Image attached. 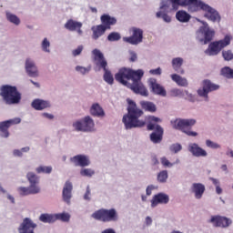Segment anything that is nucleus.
Instances as JSON below:
<instances>
[{
  "label": "nucleus",
  "mask_w": 233,
  "mask_h": 233,
  "mask_svg": "<svg viewBox=\"0 0 233 233\" xmlns=\"http://www.w3.org/2000/svg\"><path fill=\"white\" fill-rule=\"evenodd\" d=\"M216 90H219V85L214 84L210 80L206 79L202 82V87L198 90V95L208 101V94Z\"/></svg>",
  "instance_id": "9b49d317"
},
{
  "label": "nucleus",
  "mask_w": 233,
  "mask_h": 233,
  "mask_svg": "<svg viewBox=\"0 0 233 233\" xmlns=\"http://www.w3.org/2000/svg\"><path fill=\"white\" fill-rule=\"evenodd\" d=\"M18 193L20 196H32L35 194H39L41 192V187L39 186L30 185L29 187H18Z\"/></svg>",
  "instance_id": "a211bd4d"
},
{
  "label": "nucleus",
  "mask_w": 233,
  "mask_h": 233,
  "mask_svg": "<svg viewBox=\"0 0 233 233\" xmlns=\"http://www.w3.org/2000/svg\"><path fill=\"white\" fill-rule=\"evenodd\" d=\"M143 76H145V72L141 69L134 71L123 67L115 75V79L121 85H124V86L130 88L135 94L147 97L148 90H147V87H145V85L141 82Z\"/></svg>",
  "instance_id": "f257e3e1"
},
{
  "label": "nucleus",
  "mask_w": 233,
  "mask_h": 233,
  "mask_svg": "<svg viewBox=\"0 0 233 233\" xmlns=\"http://www.w3.org/2000/svg\"><path fill=\"white\" fill-rule=\"evenodd\" d=\"M36 174H51L52 167L50 166H40L35 169Z\"/></svg>",
  "instance_id": "58836bf2"
},
{
  "label": "nucleus",
  "mask_w": 233,
  "mask_h": 233,
  "mask_svg": "<svg viewBox=\"0 0 233 233\" xmlns=\"http://www.w3.org/2000/svg\"><path fill=\"white\" fill-rule=\"evenodd\" d=\"M206 146L208 147V148H213L214 150L218 149V148H221V146L210 139L206 140Z\"/></svg>",
  "instance_id": "49530a36"
},
{
  "label": "nucleus",
  "mask_w": 233,
  "mask_h": 233,
  "mask_svg": "<svg viewBox=\"0 0 233 233\" xmlns=\"http://www.w3.org/2000/svg\"><path fill=\"white\" fill-rule=\"evenodd\" d=\"M140 106L143 110H145L146 112H151V114H154V112L157 110L156 104H154L153 102L140 101Z\"/></svg>",
  "instance_id": "473e14b6"
},
{
  "label": "nucleus",
  "mask_w": 233,
  "mask_h": 233,
  "mask_svg": "<svg viewBox=\"0 0 233 233\" xmlns=\"http://www.w3.org/2000/svg\"><path fill=\"white\" fill-rule=\"evenodd\" d=\"M29 151H30V147H23L21 149V152H29Z\"/></svg>",
  "instance_id": "774afa93"
},
{
  "label": "nucleus",
  "mask_w": 233,
  "mask_h": 233,
  "mask_svg": "<svg viewBox=\"0 0 233 233\" xmlns=\"http://www.w3.org/2000/svg\"><path fill=\"white\" fill-rule=\"evenodd\" d=\"M39 221H42V223H56V214H41L39 217Z\"/></svg>",
  "instance_id": "f704fd0d"
},
{
  "label": "nucleus",
  "mask_w": 233,
  "mask_h": 233,
  "mask_svg": "<svg viewBox=\"0 0 233 233\" xmlns=\"http://www.w3.org/2000/svg\"><path fill=\"white\" fill-rule=\"evenodd\" d=\"M83 24L81 22L74 21L73 19L67 20L65 24V28L70 32H75V30H77V28H81Z\"/></svg>",
  "instance_id": "2f4dec72"
},
{
  "label": "nucleus",
  "mask_w": 233,
  "mask_h": 233,
  "mask_svg": "<svg viewBox=\"0 0 233 233\" xmlns=\"http://www.w3.org/2000/svg\"><path fill=\"white\" fill-rule=\"evenodd\" d=\"M91 116H95L96 117H105V110H103L102 106L99 104H93L90 109Z\"/></svg>",
  "instance_id": "c756f323"
},
{
  "label": "nucleus",
  "mask_w": 233,
  "mask_h": 233,
  "mask_svg": "<svg viewBox=\"0 0 233 233\" xmlns=\"http://www.w3.org/2000/svg\"><path fill=\"white\" fill-rule=\"evenodd\" d=\"M172 67L175 70V72H177V74H185V70L181 68L183 66V58L181 57H176L172 59Z\"/></svg>",
  "instance_id": "c85d7f7f"
},
{
  "label": "nucleus",
  "mask_w": 233,
  "mask_h": 233,
  "mask_svg": "<svg viewBox=\"0 0 233 233\" xmlns=\"http://www.w3.org/2000/svg\"><path fill=\"white\" fill-rule=\"evenodd\" d=\"M209 223H212L213 227H219L220 228H228V227L232 225V219L227 217L216 215L211 217Z\"/></svg>",
  "instance_id": "4468645a"
},
{
  "label": "nucleus",
  "mask_w": 233,
  "mask_h": 233,
  "mask_svg": "<svg viewBox=\"0 0 233 233\" xmlns=\"http://www.w3.org/2000/svg\"><path fill=\"white\" fill-rule=\"evenodd\" d=\"M183 149V147L179 143L173 144L169 147L170 152H173L174 154H177V152H181Z\"/></svg>",
  "instance_id": "c03bdc74"
},
{
  "label": "nucleus",
  "mask_w": 233,
  "mask_h": 233,
  "mask_svg": "<svg viewBox=\"0 0 233 233\" xmlns=\"http://www.w3.org/2000/svg\"><path fill=\"white\" fill-rule=\"evenodd\" d=\"M147 130H154L150 136V141L154 143L155 145H157L158 143H161L163 141V134L165 133V130L162 128L161 126L157 124H147Z\"/></svg>",
  "instance_id": "1a4fd4ad"
},
{
  "label": "nucleus",
  "mask_w": 233,
  "mask_h": 233,
  "mask_svg": "<svg viewBox=\"0 0 233 233\" xmlns=\"http://www.w3.org/2000/svg\"><path fill=\"white\" fill-rule=\"evenodd\" d=\"M50 42L48 41L47 38H45L42 42V49L44 50V52H50Z\"/></svg>",
  "instance_id": "09e8293b"
},
{
  "label": "nucleus",
  "mask_w": 233,
  "mask_h": 233,
  "mask_svg": "<svg viewBox=\"0 0 233 233\" xmlns=\"http://www.w3.org/2000/svg\"><path fill=\"white\" fill-rule=\"evenodd\" d=\"M147 121H149V123H151L152 125H154V123H160L161 118L157 117V116H149L147 117Z\"/></svg>",
  "instance_id": "3c124183"
},
{
  "label": "nucleus",
  "mask_w": 233,
  "mask_h": 233,
  "mask_svg": "<svg viewBox=\"0 0 233 233\" xmlns=\"http://www.w3.org/2000/svg\"><path fill=\"white\" fill-rule=\"evenodd\" d=\"M200 32L204 34V45L210 43L214 39V35H216V31L210 29L208 26L200 27Z\"/></svg>",
  "instance_id": "5701e85b"
},
{
  "label": "nucleus",
  "mask_w": 233,
  "mask_h": 233,
  "mask_svg": "<svg viewBox=\"0 0 233 233\" xmlns=\"http://www.w3.org/2000/svg\"><path fill=\"white\" fill-rule=\"evenodd\" d=\"M95 125L94 119L87 116L82 121L75 122L73 127L76 132H92Z\"/></svg>",
  "instance_id": "9d476101"
},
{
  "label": "nucleus",
  "mask_w": 233,
  "mask_h": 233,
  "mask_svg": "<svg viewBox=\"0 0 233 233\" xmlns=\"http://www.w3.org/2000/svg\"><path fill=\"white\" fill-rule=\"evenodd\" d=\"M91 218L96 219V221H102L103 223H110L112 221H117L119 219V215L117 214V210L116 208H100L95 211Z\"/></svg>",
  "instance_id": "0eeeda50"
},
{
  "label": "nucleus",
  "mask_w": 233,
  "mask_h": 233,
  "mask_svg": "<svg viewBox=\"0 0 233 233\" xmlns=\"http://www.w3.org/2000/svg\"><path fill=\"white\" fill-rule=\"evenodd\" d=\"M216 192H217V194H222L223 193V189L221 188V187H219V186H217L216 187Z\"/></svg>",
  "instance_id": "69168bd1"
},
{
  "label": "nucleus",
  "mask_w": 233,
  "mask_h": 233,
  "mask_svg": "<svg viewBox=\"0 0 233 233\" xmlns=\"http://www.w3.org/2000/svg\"><path fill=\"white\" fill-rule=\"evenodd\" d=\"M121 39V35L117 32H112L107 35V41H119Z\"/></svg>",
  "instance_id": "37998d69"
},
{
  "label": "nucleus",
  "mask_w": 233,
  "mask_h": 233,
  "mask_svg": "<svg viewBox=\"0 0 233 233\" xmlns=\"http://www.w3.org/2000/svg\"><path fill=\"white\" fill-rule=\"evenodd\" d=\"M76 72H80V74H88L90 72V68L83 67V66H76Z\"/></svg>",
  "instance_id": "8fccbe9b"
},
{
  "label": "nucleus",
  "mask_w": 233,
  "mask_h": 233,
  "mask_svg": "<svg viewBox=\"0 0 233 233\" xmlns=\"http://www.w3.org/2000/svg\"><path fill=\"white\" fill-rule=\"evenodd\" d=\"M90 186H87L86 187V193H85V195H84V199L86 200V201H90Z\"/></svg>",
  "instance_id": "5fc2aeb1"
},
{
  "label": "nucleus",
  "mask_w": 233,
  "mask_h": 233,
  "mask_svg": "<svg viewBox=\"0 0 233 233\" xmlns=\"http://www.w3.org/2000/svg\"><path fill=\"white\" fill-rule=\"evenodd\" d=\"M221 76L227 77L228 79H233V69L228 66L222 68Z\"/></svg>",
  "instance_id": "ea45409f"
},
{
  "label": "nucleus",
  "mask_w": 233,
  "mask_h": 233,
  "mask_svg": "<svg viewBox=\"0 0 233 233\" xmlns=\"http://www.w3.org/2000/svg\"><path fill=\"white\" fill-rule=\"evenodd\" d=\"M26 177L30 185H32L33 187H37V185H39V177H37V175H35V173L28 172L26 174Z\"/></svg>",
  "instance_id": "e433bc0d"
},
{
  "label": "nucleus",
  "mask_w": 233,
  "mask_h": 233,
  "mask_svg": "<svg viewBox=\"0 0 233 233\" xmlns=\"http://www.w3.org/2000/svg\"><path fill=\"white\" fill-rule=\"evenodd\" d=\"M205 185L201 183H194L191 187V192L195 194L196 199H201L205 194Z\"/></svg>",
  "instance_id": "b1692460"
},
{
  "label": "nucleus",
  "mask_w": 233,
  "mask_h": 233,
  "mask_svg": "<svg viewBox=\"0 0 233 233\" xmlns=\"http://www.w3.org/2000/svg\"><path fill=\"white\" fill-rule=\"evenodd\" d=\"M196 123V119L194 118H177L170 122L175 130H180V132H183L191 137H196V136H198V132L192 131V127H194Z\"/></svg>",
  "instance_id": "39448f33"
},
{
  "label": "nucleus",
  "mask_w": 233,
  "mask_h": 233,
  "mask_svg": "<svg viewBox=\"0 0 233 233\" xmlns=\"http://www.w3.org/2000/svg\"><path fill=\"white\" fill-rule=\"evenodd\" d=\"M181 6H187L188 12L194 14V12H205V17L213 23H219L221 16L216 9L206 4L201 0H180Z\"/></svg>",
  "instance_id": "7ed1b4c3"
},
{
  "label": "nucleus",
  "mask_w": 233,
  "mask_h": 233,
  "mask_svg": "<svg viewBox=\"0 0 233 233\" xmlns=\"http://www.w3.org/2000/svg\"><path fill=\"white\" fill-rule=\"evenodd\" d=\"M13 154H14V156H15L17 157H23V152L21 150H19V149H15L13 151Z\"/></svg>",
  "instance_id": "13d9d810"
},
{
  "label": "nucleus",
  "mask_w": 233,
  "mask_h": 233,
  "mask_svg": "<svg viewBox=\"0 0 233 233\" xmlns=\"http://www.w3.org/2000/svg\"><path fill=\"white\" fill-rule=\"evenodd\" d=\"M151 161L153 165H159V160H157V157H153Z\"/></svg>",
  "instance_id": "e2e57ef3"
},
{
  "label": "nucleus",
  "mask_w": 233,
  "mask_h": 233,
  "mask_svg": "<svg viewBox=\"0 0 233 233\" xmlns=\"http://www.w3.org/2000/svg\"><path fill=\"white\" fill-rule=\"evenodd\" d=\"M19 123H21V118L19 117L0 122L1 137H5V138L9 137L10 131H8V129L10 128V127H13V125H19Z\"/></svg>",
  "instance_id": "ddd939ff"
},
{
  "label": "nucleus",
  "mask_w": 233,
  "mask_h": 233,
  "mask_svg": "<svg viewBox=\"0 0 233 233\" xmlns=\"http://www.w3.org/2000/svg\"><path fill=\"white\" fill-rule=\"evenodd\" d=\"M130 58L129 61H131V63H135V61H137V54H136L135 52H131L130 53Z\"/></svg>",
  "instance_id": "4d7b16f0"
},
{
  "label": "nucleus",
  "mask_w": 233,
  "mask_h": 233,
  "mask_svg": "<svg viewBox=\"0 0 233 233\" xmlns=\"http://www.w3.org/2000/svg\"><path fill=\"white\" fill-rule=\"evenodd\" d=\"M167 10V9H160V11L157 12L156 15L158 19H163L165 23H170L172 21V17L168 15Z\"/></svg>",
  "instance_id": "c9c22d12"
},
{
  "label": "nucleus",
  "mask_w": 233,
  "mask_h": 233,
  "mask_svg": "<svg viewBox=\"0 0 233 233\" xmlns=\"http://www.w3.org/2000/svg\"><path fill=\"white\" fill-rule=\"evenodd\" d=\"M81 176H84L85 177H92L96 172L90 168H85L80 171Z\"/></svg>",
  "instance_id": "de8ad7c7"
},
{
  "label": "nucleus",
  "mask_w": 233,
  "mask_h": 233,
  "mask_svg": "<svg viewBox=\"0 0 233 233\" xmlns=\"http://www.w3.org/2000/svg\"><path fill=\"white\" fill-rule=\"evenodd\" d=\"M25 70L30 77H37V76H39L35 63H34L30 58H27L25 61Z\"/></svg>",
  "instance_id": "4be33fe9"
},
{
  "label": "nucleus",
  "mask_w": 233,
  "mask_h": 233,
  "mask_svg": "<svg viewBox=\"0 0 233 233\" xmlns=\"http://www.w3.org/2000/svg\"><path fill=\"white\" fill-rule=\"evenodd\" d=\"M152 190H154V186H148L146 189L147 196H151L152 195Z\"/></svg>",
  "instance_id": "bf43d9fd"
},
{
  "label": "nucleus",
  "mask_w": 233,
  "mask_h": 233,
  "mask_svg": "<svg viewBox=\"0 0 233 233\" xmlns=\"http://www.w3.org/2000/svg\"><path fill=\"white\" fill-rule=\"evenodd\" d=\"M81 52H83V46H79L76 49L73 50L72 54L76 57L77 56H80Z\"/></svg>",
  "instance_id": "864d4df0"
},
{
  "label": "nucleus",
  "mask_w": 233,
  "mask_h": 233,
  "mask_svg": "<svg viewBox=\"0 0 233 233\" xmlns=\"http://www.w3.org/2000/svg\"><path fill=\"white\" fill-rule=\"evenodd\" d=\"M149 74H151L152 76H161V67H158L157 69H151L149 71Z\"/></svg>",
  "instance_id": "6e6d98bb"
},
{
  "label": "nucleus",
  "mask_w": 233,
  "mask_h": 233,
  "mask_svg": "<svg viewBox=\"0 0 233 233\" xmlns=\"http://www.w3.org/2000/svg\"><path fill=\"white\" fill-rule=\"evenodd\" d=\"M146 223H147V225H152V218L150 217H147Z\"/></svg>",
  "instance_id": "338daca9"
},
{
  "label": "nucleus",
  "mask_w": 233,
  "mask_h": 233,
  "mask_svg": "<svg viewBox=\"0 0 233 233\" xmlns=\"http://www.w3.org/2000/svg\"><path fill=\"white\" fill-rule=\"evenodd\" d=\"M222 56L224 57L225 61H232L233 59L232 50L228 49V50L222 51Z\"/></svg>",
  "instance_id": "a18cd8bd"
},
{
  "label": "nucleus",
  "mask_w": 233,
  "mask_h": 233,
  "mask_svg": "<svg viewBox=\"0 0 233 233\" xmlns=\"http://www.w3.org/2000/svg\"><path fill=\"white\" fill-rule=\"evenodd\" d=\"M43 116L46 117L47 119H54V115L48 113H43Z\"/></svg>",
  "instance_id": "680f3d73"
},
{
  "label": "nucleus",
  "mask_w": 233,
  "mask_h": 233,
  "mask_svg": "<svg viewBox=\"0 0 233 233\" xmlns=\"http://www.w3.org/2000/svg\"><path fill=\"white\" fill-rule=\"evenodd\" d=\"M71 163H74L75 167H88L90 160L84 155H76L70 159Z\"/></svg>",
  "instance_id": "412c9836"
},
{
  "label": "nucleus",
  "mask_w": 233,
  "mask_h": 233,
  "mask_svg": "<svg viewBox=\"0 0 233 233\" xmlns=\"http://www.w3.org/2000/svg\"><path fill=\"white\" fill-rule=\"evenodd\" d=\"M210 181H212L213 185H215V187H219V180H218L217 178L211 177Z\"/></svg>",
  "instance_id": "052dcab7"
},
{
  "label": "nucleus",
  "mask_w": 233,
  "mask_h": 233,
  "mask_svg": "<svg viewBox=\"0 0 233 233\" xmlns=\"http://www.w3.org/2000/svg\"><path fill=\"white\" fill-rule=\"evenodd\" d=\"M0 96L6 105H17L21 103V93L15 86H2L0 87Z\"/></svg>",
  "instance_id": "20e7f679"
},
{
  "label": "nucleus",
  "mask_w": 233,
  "mask_h": 233,
  "mask_svg": "<svg viewBox=\"0 0 233 233\" xmlns=\"http://www.w3.org/2000/svg\"><path fill=\"white\" fill-rule=\"evenodd\" d=\"M181 6V0H162L160 10H170L176 11L178 10Z\"/></svg>",
  "instance_id": "dca6fc26"
},
{
  "label": "nucleus",
  "mask_w": 233,
  "mask_h": 233,
  "mask_svg": "<svg viewBox=\"0 0 233 233\" xmlns=\"http://www.w3.org/2000/svg\"><path fill=\"white\" fill-rule=\"evenodd\" d=\"M170 201V198H168V195L158 193L155 195L151 200V207L152 208H156L157 205H167Z\"/></svg>",
  "instance_id": "6ab92c4d"
},
{
  "label": "nucleus",
  "mask_w": 233,
  "mask_h": 233,
  "mask_svg": "<svg viewBox=\"0 0 233 233\" xmlns=\"http://www.w3.org/2000/svg\"><path fill=\"white\" fill-rule=\"evenodd\" d=\"M161 164L163 165V167H173L174 164L170 163V161L167 160V157H162L161 158Z\"/></svg>",
  "instance_id": "603ef678"
},
{
  "label": "nucleus",
  "mask_w": 233,
  "mask_h": 233,
  "mask_svg": "<svg viewBox=\"0 0 233 233\" xmlns=\"http://www.w3.org/2000/svg\"><path fill=\"white\" fill-rule=\"evenodd\" d=\"M127 103V114L124 115L122 119L126 129L143 128L147 125V120L141 119L142 116H145V112L137 107V104L134 100L128 99Z\"/></svg>",
  "instance_id": "f03ea898"
},
{
  "label": "nucleus",
  "mask_w": 233,
  "mask_h": 233,
  "mask_svg": "<svg viewBox=\"0 0 233 233\" xmlns=\"http://www.w3.org/2000/svg\"><path fill=\"white\" fill-rule=\"evenodd\" d=\"M56 221H63L64 223H68L70 221V214L68 213H58L55 214Z\"/></svg>",
  "instance_id": "4c0bfd02"
},
{
  "label": "nucleus",
  "mask_w": 233,
  "mask_h": 233,
  "mask_svg": "<svg viewBox=\"0 0 233 233\" xmlns=\"http://www.w3.org/2000/svg\"><path fill=\"white\" fill-rule=\"evenodd\" d=\"M102 26H105L106 30H110L111 26L117 23L115 17L110 16V15H103L100 17Z\"/></svg>",
  "instance_id": "393cba45"
},
{
  "label": "nucleus",
  "mask_w": 233,
  "mask_h": 233,
  "mask_svg": "<svg viewBox=\"0 0 233 233\" xmlns=\"http://www.w3.org/2000/svg\"><path fill=\"white\" fill-rule=\"evenodd\" d=\"M131 35L123 38L125 43H129V45H139L143 43V29L137 27H132L130 29Z\"/></svg>",
  "instance_id": "f8f14e48"
},
{
  "label": "nucleus",
  "mask_w": 233,
  "mask_h": 233,
  "mask_svg": "<svg viewBox=\"0 0 233 233\" xmlns=\"http://www.w3.org/2000/svg\"><path fill=\"white\" fill-rule=\"evenodd\" d=\"M91 30L93 32L92 38L97 40L102 35H105V32H106V27H105V25H93L91 27Z\"/></svg>",
  "instance_id": "a878e982"
},
{
  "label": "nucleus",
  "mask_w": 233,
  "mask_h": 233,
  "mask_svg": "<svg viewBox=\"0 0 233 233\" xmlns=\"http://www.w3.org/2000/svg\"><path fill=\"white\" fill-rule=\"evenodd\" d=\"M188 151L191 152L195 157H207V156H208V153L196 143L188 145Z\"/></svg>",
  "instance_id": "f3484780"
},
{
  "label": "nucleus",
  "mask_w": 233,
  "mask_h": 233,
  "mask_svg": "<svg viewBox=\"0 0 233 233\" xmlns=\"http://www.w3.org/2000/svg\"><path fill=\"white\" fill-rule=\"evenodd\" d=\"M171 79H172V81L177 83V85H178V86H188V81L187 80V78L182 77L181 76H179L177 74L171 75Z\"/></svg>",
  "instance_id": "72a5a7b5"
},
{
  "label": "nucleus",
  "mask_w": 233,
  "mask_h": 233,
  "mask_svg": "<svg viewBox=\"0 0 233 233\" xmlns=\"http://www.w3.org/2000/svg\"><path fill=\"white\" fill-rule=\"evenodd\" d=\"M167 179H168V171H160L157 175V181H159V183H167Z\"/></svg>",
  "instance_id": "79ce46f5"
},
{
  "label": "nucleus",
  "mask_w": 233,
  "mask_h": 233,
  "mask_svg": "<svg viewBox=\"0 0 233 233\" xmlns=\"http://www.w3.org/2000/svg\"><path fill=\"white\" fill-rule=\"evenodd\" d=\"M6 19L10 23H13V25H19L21 23V20L17 15L11 14V13H6Z\"/></svg>",
  "instance_id": "a19ab883"
},
{
  "label": "nucleus",
  "mask_w": 233,
  "mask_h": 233,
  "mask_svg": "<svg viewBox=\"0 0 233 233\" xmlns=\"http://www.w3.org/2000/svg\"><path fill=\"white\" fill-rule=\"evenodd\" d=\"M31 106L35 110H45V108H50V102L37 98L32 102Z\"/></svg>",
  "instance_id": "bb28decb"
},
{
  "label": "nucleus",
  "mask_w": 233,
  "mask_h": 233,
  "mask_svg": "<svg viewBox=\"0 0 233 233\" xmlns=\"http://www.w3.org/2000/svg\"><path fill=\"white\" fill-rule=\"evenodd\" d=\"M74 187L72 186V182L66 181L65 183L63 192H62V198L63 200L67 203V205H70V199H72V190Z\"/></svg>",
  "instance_id": "aec40b11"
},
{
  "label": "nucleus",
  "mask_w": 233,
  "mask_h": 233,
  "mask_svg": "<svg viewBox=\"0 0 233 233\" xmlns=\"http://www.w3.org/2000/svg\"><path fill=\"white\" fill-rule=\"evenodd\" d=\"M191 17L190 14L184 10H179L176 13V19L179 21V23H188Z\"/></svg>",
  "instance_id": "7c9ffc66"
},
{
  "label": "nucleus",
  "mask_w": 233,
  "mask_h": 233,
  "mask_svg": "<svg viewBox=\"0 0 233 233\" xmlns=\"http://www.w3.org/2000/svg\"><path fill=\"white\" fill-rule=\"evenodd\" d=\"M232 41V35H226L224 39L211 42L208 46V48L205 51V54L208 56H218L223 48H227L230 42Z\"/></svg>",
  "instance_id": "6e6552de"
},
{
  "label": "nucleus",
  "mask_w": 233,
  "mask_h": 233,
  "mask_svg": "<svg viewBox=\"0 0 233 233\" xmlns=\"http://www.w3.org/2000/svg\"><path fill=\"white\" fill-rule=\"evenodd\" d=\"M151 89L153 94H156L157 96H161L162 97L167 96V90H165V87H163L161 85L157 84L156 81L151 82Z\"/></svg>",
  "instance_id": "cd10ccee"
},
{
  "label": "nucleus",
  "mask_w": 233,
  "mask_h": 233,
  "mask_svg": "<svg viewBox=\"0 0 233 233\" xmlns=\"http://www.w3.org/2000/svg\"><path fill=\"white\" fill-rule=\"evenodd\" d=\"M94 56V61L96 62V66L99 68H103L104 70V81L107 83V85H114V76H112V72L106 68L108 66V62L105 58V55L99 49H94L92 51Z\"/></svg>",
  "instance_id": "423d86ee"
},
{
  "label": "nucleus",
  "mask_w": 233,
  "mask_h": 233,
  "mask_svg": "<svg viewBox=\"0 0 233 233\" xmlns=\"http://www.w3.org/2000/svg\"><path fill=\"white\" fill-rule=\"evenodd\" d=\"M101 233H116V230H114L113 228H106Z\"/></svg>",
  "instance_id": "0e129e2a"
},
{
  "label": "nucleus",
  "mask_w": 233,
  "mask_h": 233,
  "mask_svg": "<svg viewBox=\"0 0 233 233\" xmlns=\"http://www.w3.org/2000/svg\"><path fill=\"white\" fill-rule=\"evenodd\" d=\"M35 228H37V224L30 218H25L18 227V233H35Z\"/></svg>",
  "instance_id": "2eb2a0df"
}]
</instances>
